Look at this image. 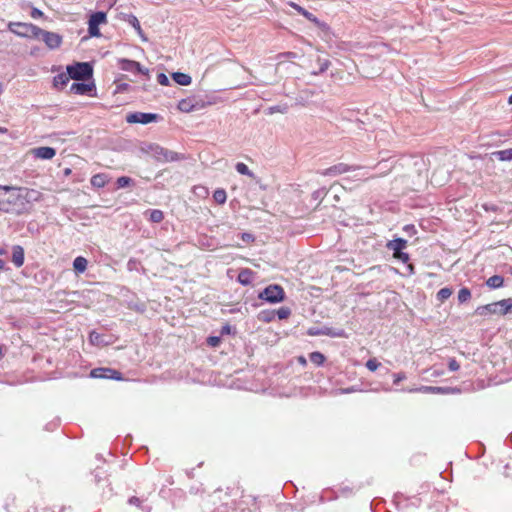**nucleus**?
Returning a JSON list of instances; mask_svg holds the SVG:
<instances>
[{"instance_id": "f257e3e1", "label": "nucleus", "mask_w": 512, "mask_h": 512, "mask_svg": "<svg viewBox=\"0 0 512 512\" xmlns=\"http://www.w3.org/2000/svg\"><path fill=\"white\" fill-rule=\"evenodd\" d=\"M39 193L33 189L0 185V211L22 215L30 210L32 200H37Z\"/></svg>"}, {"instance_id": "f03ea898", "label": "nucleus", "mask_w": 512, "mask_h": 512, "mask_svg": "<svg viewBox=\"0 0 512 512\" xmlns=\"http://www.w3.org/2000/svg\"><path fill=\"white\" fill-rule=\"evenodd\" d=\"M141 151L150 155L155 160L163 163L174 162L183 159V157L177 152L168 150L156 143H144L141 146Z\"/></svg>"}, {"instance_id": "7ed1b4c3", "label": "nucleus", "mask_w": 512, "mask_h": 512, "mask_svg": "<svg viewBox=\"0 0 512 512\" xmlns=\"http://www.w3.org/2000/svg\"><path fill=\"white\" fill-rule=\"evenodd\" d=\"M511 312H512V298L503 299L498 302L480 306L475 311L476 314L481 315V316H484L487 314L506 315Z\"/></svg>"}, {"instance_id": "20e7f679", "label": "nucleus", "mask_w": 512, "mask_h": 512, "mask_svg": "<svg viewBox=\"0 0 512 512\" xmlns=\"http://www.w3.org/2000/svg\"><path fill=\"white\" fill-rule=\"evenodd\" d=\"M67 72L69 73L71 79L86 80L92 76L93 69L87 62H78L74 65L67 66Z\"/></svg>"}, {"instance_id": "39448f33", "label": "nucleus", "mask_w": 512, "mask_h": 512, "mask_svg": "<svg viewBox=\"0 0 512 512\" xmlns=\"http://www.w3.org/2000/svg\"><path fill=\"white\" fill-rule=\"evenodd\" d=\"M258 297L261 300L275 304L284 300L285 292L280 285L272 284L261 291Z\"/></svg>"}, {"instance_id": "423d86ee", "label": "nucleus", "mask_w": 512, "mask_h": 512, "mask_svg": "<svg viewBox=\"0 0 512 512\" xmlns=\"http://www.w3.org/2000/svg\"><path fill=\"white\" fill-rule=\"evenodd\" d=\"M9 30L18 36L30 38H35V35L39 33V27L31 23H10Z\"/></svg>"}, {"instance_id": "0eeeda50", "label": "nucleus", "mask_w": 512, "mask_h": 512, "mask_svg": "<svg viewBox=\"0 0 512 512\" xmlns=\"http://www.w3.org/2000/svg\"><path fill=\"white\" fill-rule=\"evenodd\" d=\"M107 23V14L103 11H97L90 15L88 20V33L91 37L101 35L99 26Z\"/></svg>"}, {"instance_id": "6e6552de", "label": "nucleus", "mask_w": 512, "mask_h": 512, "mask_svg": "<svg viewBox=\"0 0 512 512\" xmlns=\"http://www.w3.org/2000/svg\"><path fill=\"white\" fill-rule=\"evenodd\" d=\"M35 39L42 40L50 49L58 48L62 43V37L55 32H49L39 28V33L35 35Z\"/></svg>"}, {"instance_id": "1a4fd4ad", "label": "nucleus", "mask_w": 512, "mask_h": 512, "mask_svg": "<svg viewBox=\"0 0 512 512\" xmlns=\"http://www.w3.org/2000/svg\"><path fill=\"white\" fill-rule=\"evenodd\" d=\"M365 169H366L365 167L352 166V165H348L345 163H338V164H335L327 169L322 170L320 172V174L323 176L335 177V176H338V175H341V174H344L347 172H351V171H355V170H365Z\"/></svg>"}, {"instance_id": "9d476101", "label": "nucleus", "mask_w": 512, "mask_h": 512, "mask_svg": "<svg viewBox=\"0 0 512 512\" xmlns=\"http://www.w3.org/2000/svg\"><path fill=\"white\" fill-rule=\"evenodd\" d=\"M308 335L310 336H319L326 335L331 337H343L345 335L344 330L342 329H333L327 326L323 327H311L308 329Z\"/></svg>"}, {"instance_id": "9b49d317", "label": "nucleus", "mask_w": 512, "mask_h": 512, "mask_svg": "<svg viewBox=\"0 0 512 512\" xmlns=\"http://www.w3.org/2000/svg\"><path fill=\"white\" fill-rule=\"evenodd\" d=\"M156 119L157 114L153 113L134 112L126 116V121L128 123L148 124L155 121Z\"/></svg>"}, {"instance_id": "f8f14e48", "label": "nucleus", "mask_w": 512, "mask_h": 512, "mask_svg": "<svg viewBox=\"0 0 512 512\" xmlns=\"http://www.w3.org/2000/svg\"><path fill=\"white\" fill-rule=\"evenodd\" d=\"M90 376L92 378H105V379H121V373L110 368H95L91 370Z\"/></svg>"}, {"instance_id": "ddd939ff", "label": "nucleus", "mask_w": 512, "mask_h": 512, "mask_svg": "<svg viewBox=\"0 0 512 512\" xmlns=\"http://www.w3.org/2000/svg\"><path fill=\"white\" fill-rule=\"evenodd\" d=\"M31 153L34 155V157L43 159V160H50L56 155V150L52 147H38L31 150Z\"/></svg>"}, {"instance_id": "4468645a", "label": "nucleus", "mask_w": 512, "mask_h": 512, "mask_svg": "<svg viewBox=\"0 0 512 512\" xmlns=\"http://www.w3.org/2000/svg\"><path fill=\"white\" fill-rule=\"evenodd\" d=\"M11 260L14 263V265L18 268L24 264V249L21 246H13Z\"/></svg>"}, {"instance_id": "2eb2a0df", "label": "nucleus", "mask_w": 512, "mask_h": 512, "mask_svg": "<svg viewBox=\"0 0 512 512\" xmlns=\"http://www.w3.org/2000/svg\"><path fill=\"white\" fill-rule=\"evenodd\" d=\"M386 246L389 250L393 251V254H396L402 252L403 249L406 248L407 241L402 238H397L389 241Z\"/></svg>"}, {"instance_id": "dca6fc26", "label": "nucleus", "mask_w": 512, "mask_h": 512, "mask_svg": "<svg viewBox=\"0 0 512 512\" xmlns=\"http://www.w3.org/2000/svg\"><path fill=\"white\" fill-rule=\"evenodd\" d=\"M178 109L181 112L189 113L191 111H194L197 107L195 98H186L179 101L177 105Z\"/></svg>"}, {"instance_id": "f3484780", "label": "nucleus", "mask_w": 512, "mask_h": 512, "mask_svg": "<svg viewBox=\"0 0 512 512\" xmlns=\"http://www.w3.org/2000/svg\"><path fill=\"white\" fill-rule=\"evenodd\" d=\"M93 89V85L86 83H73L70 86V91L76 95L88 94Z\"/></svg>"}, {"instance_id": "a211bd4d", "label": "nucleus", "mask_w": 512, "mask_h": 512, "mask_svg": "<svg viewBox=\"0 0 512 512\" xmlns=\"http://www.w3.org/2000/svg\"><path fill=\"white\" fill-rule=\"evenodd\" d=\"M120 68L123 71L135 73L136 69H139V62L129 59H120L119 60Z\"/></svg>"}, {"instance_id": "6ab92c4d", "label": "nucleus", "mask_w": 512, "mask_h": 512, "mask_svg": "<svg viewBox=\"0 0 512 512\" xmlns=\"http://www.w3.org/2000/svg\"><path fill=\"white\" fill-rule=\"evenodd\" d=\"M71 79L69 73H60L53 79V84L58 89H63Z\"/></svg>"}, {"instance_id": "aec40b11", "label": "nucleus", "mask_w": 512, "mask_h": 512, "mask_svg": "<svg viewBox=\"0 0 512 512\" xmlns=\"http://www.w3.org/2000/svg\"><path fill=\"white\" fill-rule=\"evenodd\" d=\"M173 80L181 85V86H187L191 84V77L188 74L181 73V72H175L172 74Z\"/></svg>"}, {"instance_id": "412c9836", "label": "nucleus", "mask_w": 512, "mask_h": 512, "mask_svg": "<svg viewBox=\"0 0 512 512\" xmlns=\"http://www.w3.org/2000/svg\"><path fill=\"white\" fill-rule=\"evenodd\" d=\"M108 182V176L104 173H99L91 178V185L96 188H102Z\"/></svg>"}, {"instance_id": "4be33fe9", "label": "nucleus", "mask_w": 512, "mask_h": 512, "mask_svg": "<svg viewBox=\"0 0 512 512\" xmlns=\"http://www.w3.org/2000/svg\"><path fill=\"white\" fill-rule=\"evenodd\" d=\"M491 155H492V157H495L499 161H511L512 160V148L494 151Z\"/></svg>"}, {"instance_id": "5701e85b", "label": "nucleus", "mask_w": 512, "mask_h": 512, "mask_svg": "<svg viewBox=\"0 0 512 512\" xmlns=\"http://www.w3.org/2000/svg\"><path fill=\"white\" fill-rule=\"evenodd\" d=\"M290 5L301 15H303L306 19H308L311 22L318 23V20L316 16H314L312 13L304 9L303 7L299 6L296 3H290Z\"/></svg>"}, {"instance_id": "b1692460", "label": "nucleus", "mask_w": 512, "mask_h": 512, "mask_svg": "<svg viewBox=\"0 0 512 512\" xmlns=\"http://www.w3.org/2000/svg\"><path fill=\"white\" fill-rule=\"evenodd\" d=\"M87 260L84 257L78 256L73 261V268L76 273H83L87 268Z\"/></svg>"}, {"instance_id": "393cba45", "label": "nucleus", "mask_w": 512, "mask_h": 512, "mask_svg": "<svg viewBox=\"0 0 512 512\" xmlns=\"http://www.w3.org/2000/svg\"><path fill=\"white\" fill-rule=\"evenodd\" d=\"M503 283L504 279L500 275L491 276L486 282L487 286L493 289L502 287Z\"/></svg>"}, {"instance_id": "a878e982", "label": "nucleus", "mask_w": 512, "mask_h": 512, "mask_svg": "<svg viewBox=\"0 0 512 512\" xmlns=\"http://www.w3.org/2000/svg\"><path fill=\"white\" fill-rule=\"evenodd\" d=\"M238 281L243 285H249L252 281V271L249 269L240 271Z\"/></svg>"}, {"instance_id": "bb28decb", "label": "nucleus", "mask_w": 512, "mask_h": 512, "mask_svg": "<svg viewBox=\"0 0 512 512\" xmlns=\"http://www.w3.org/2000/svg\"><path fill=\"white\" fill-rule=\"evenodd\" d=\"M89 340L93 345L101 346L105 345L107 342L104 340V336L92 331L89 335Z\"/></svg>"}, {"instance_id": "cd10ccee", "label": "nucleus", "mask_w": 512, "mask_h": 512, "mask_svg": "<svg viewBox=\"0 0 512 512\" xmlns=\"http://www.w3.org/2000/svg\"><path fill=\"white\" fill-rule=\"evenodd\" d=\"M236 171L241 175H246L251 178H254L253 172L248 168V166L242 162H238L235 166Z\"/></svg>"}, {"instance_id": "c85d7f7f", "label": "nucleus", "mask_w": 512, "mask_h": 512, "mask_svg": "<svg viewBox=\"0 0 512 512\" xmlns=\"http://www.w3.org/2000/svg\"><path fill=\"white\" fill-rule=\"evenodd\" d=\"M213 199L218 204H224L227 199L226 191L224 189H217L213 193Z\"/></svg>"}, {"instance_id": "c756f323", "label": "nucleus", "mask_w": 512, "mask_h": 512, "mask_svg": "<svg viewBox=\"0 0 512 512\" xmlns=\"http://www.w3.org/2000/svg\"><path fill=\"white\" fill-rule=\"evenodd\" d=\"M309 359L315 365L320 366L324 363L325 356L320 352H312L309 354Z\"/></svg>"}, {"instance_id": "7c9ffc66", "label": "nucleus", "mask_w": 512, "mask_h": 512, "mask_svg": "<svg viewBox=\"0 0 512 512\" xmlns=\"http://www.w3.org/2000/svg\"><path fill=\"white\" fill-rule=\"evenodd\" d=\"M150 221L153 223H160L164 219V214L161 210L154 209L149 211Z\"/></svg>"}, {"instance_id": "2f4dec72", "label": "nucleus", "mask_w": 512, "mask_h": 512, "mask_svg": "<svg viewBox=\"0 0 512 512\" xmlns=\"http://www.w3.org/2000/svg\"><path fill=\"white\" fill-rule=\"evenodd\" d=\"M471 298V292L468 288L463 287L458 292L459 303L467 302Z\"/></svg>"}, {"instance_id": "473e14b6", "label": "nucleus", "mask_w": 512, "mask_h": 512, "mask_svg": "<svg viewBox=\"0 0 512 512\" xmlns=\"http://www.w3.org/2000/svg\"><path fill=\"white\" fill-rule=\"evenodd\" d=\"M452 295V289L448 287L441 288L437 293V299L444 302Z\"/></svg>"}, {"instance_id": "72a5a7b5", "label": "nucleus", "mask_w": 512, "mask_h": 512, "mask_svg": "<svg viewBox=\"0 0 512 512\" xmlns=\"http://www.w3.org/2000/svg\"><path fill=\"white\" fill-rule=\"evenodd\" d=\"M317 62L319 64V70L313 72L314 75L324 73L330 66V61L327 59L318 58Z\"/></svg>"}, {"instance_id": "f704fd0d", "label": "nucleus", "mask_w": 512, "mask_h": 512, "mask_svg": "<svg viewBox=\"0 0 512 512\" xmlns=\"http://www.w3.org/2000/svg\"><path fill=\"white\" fill-rule=\"evenodd\" d=\"M276 314L280 320L287 319L291 314V310L288 307H281L277 310Z\"/></svg>"}, {"instance_id": "c9c22d12", "label": "nucleus", "mask_w": 512, "mask_h": 512, "mask_svg": "<svg viewBox=\"0 0 512 512\" xmlns=\"http://www.w3.org/2000/svg\"><path fill=\"white\" fill-rule=\"evenodd\" d=\"M417 390L421 391V392L442 393V392L445 391V388L433 387V386H424V387H421L420 389H417Z\"/></svg>"}, {"instance_id": "e433bc0d", "label": "nucleus", "mask_w": 512, "mask_h": 512, "mask_svg": "<svg viewBox=\"0 0 512 512\" xmlns=\"http://www.w3.org/2000/svg\"><path fill=\"white\" fill-rule=\"evenodd\" d=\"M380 363L377 361L376 358H370L367 362H366V367L367 369H369L370 371L374 372L376 371L379 367H380Z\"/></svg>"}, {"instance_id": "4c0bfd02", "label": "nucleus", "mask_w": 512, "mask_h": 512, "mask_svg": "<svg viewBox=\"0 0 512 512\" xmlns=\"http://www.w3.org/2000/svg\"><path fill=\"white\" fill-rule=\"evenodd\" d=\"M132 183V179L127 176H121L117 179V185L119 188H124Z\"/></svg>"}, {"instance_id": "58836bf2", "label": "nucleus", "mask_w": 512, "mask_h": 512, "mask_svg": "<svg viewBox=\"0 0 512 512\" xmlns=\"http://www.w3.org/2000/svg\"><path fill=\"white\" fill-rule=\"evenodd\" d=\"M129 23L136 29L139 35H142V29L138 19L135 16L129 18Z\"/></svg>"}, {"instance_id": "ea45409f", "label": "nucleus", "mask_w": 512, "mask_h": 512, "mask_svg": "<svg viewBox=\"0 0 512 512\" xmlns=\"http://www.w3.org/2000/svg\"><path fill=\"white\" fill-rule=\"evenodd\" d=\"M394 257L396 259H398L399 261H401L402 263H407L409 261V255L403 251L400 253L394 254Z\"/></svg>"}, {"instance_id": "a19ab883", "label": "nucleus", "mask_w": 512, "mask_h": 512, "mask_svg": "<svg viewBox=\"0 0 512 512\" xmlns=\"http://www.w3.org/2000/svg\"><path fill=\"white\" fill-rule=\"evenodd\" d=\"M157 81L160 85H163V86H166L169 84V78L164 73L158 74Z\"/></svg>"}, {"instance_id": "79ce46f5", "label": "nucleus", "mask_w": 512, "mask_h": 512, "mask_svg": "<svg viewBox=\"0 0 512 512\" xmlns=\"http://www.w3.org/2000/svg\"><path fill=\"white\" fill-rule=\"evenodd\" d=\"M220 337H217V336H211L207 339V343L211 346V347H217L220 343Z\"/></svg>"}, {"instance_id": "37998d69", "label": "nucleus", "mask_w": 512, "mask_h": 512, "mask_svg": "<svg viewBox=\"0 0 512 512\" xmlns=\"http://www.w3.org/2000/svg\"><path fill=\"white\" fill-rule=\"evenodd\" d=\"M449 370L451 371H457L460 368L459 363L456 361V359L451 358L448 363Z\"/></svg>"}, {"instance_id": "c03bdc74", "label": "nucleus", "mask_w": 512, "mask_h": 512, "mask_svg": "<svg viewBox=\"0 0 512 512\" xmlns=\"http://www.w3.org/2000/svg\"><path fill=\"white\" fill-rule=\"evenodd\" d=\"M297 57V54L295 52H284V53H280L277 58L278 59H282V58H290V59H294Z\"/></svg>"}, {"instance_id": "a18cd8bd", "label": "nucleus", "mask_w": 512, "mask_h": 512, "mask_svg": "<svg viewBox=\"0 0 512 512\" xmlns=\"http://www.w3.org/2000/svg\"><path fill=\"white\" fill-rule=\"evenodd\" d=\"M394 377V384L400 383L402 380L406 379V375L404 373H396L393 375Z\"/></svg>"}, {"instance_id": "49530a36", "label": "nucleus", "mask_w": 512, "mask_h": 512, "mask_svg": "<svg viewBox=\"0 0 512 512\" xmlns=\"http://www.w3.org/2000/svg\"><path fill=\"white\" fill-rule=\"evenodd\" d=\"M287 111V107L274 106L270 108V113L280 112L285 113Z\"/></svg>"}, {"instance_id": "de8ad7c7", "label": "nucleus", "mask_w": 512, "mask_h": 512, "mask_svg": "<svg viewBox=\"0 0 512 512\" xmlns=\"http://www.w3.org/2000/svg\"><path fill=\"white\" fill-rule=\"evenodd\" d=\"M43 16V12L37 8H33L31 11V17L36 19Z\"/></svg>"}, {"instance_id": "09e8293b", "label": "nucleus", "mask_w": 512, "mask_h": 512, "mask_svg": "<svg viewBox=\"0 0 512 512\" xmlns=\"http://www.w3.org/2000/svg\"><path fill=\"white\" fill-rule=\"evenodd\" d=\"M128 503H129L130 505H136V506H139V505H140V503H141V500H140L138 497L133 496V497H131V498L128 500Z\"/></svg>"}, {"instance_id": "8fccbe9b", "label": "nucleus", "mask_w": 512, "mask_h": 512, "mask_svg": "<svg viewBox=\"0 0 512 512\" xmlns=\"http://www.w3.org/2000/svg\"><path fill=\"white\" fill-rule=\"evenodd\" d=\"M242 240L245 242H249L253 240V236L249 233H243L242 234Z\"/></svg>"}, {"instance_id": "3c124183", "label": "nucleus", "mask_w": 512, "mask_h": 512, "mask_svg": "<svg viewBox=\"0 0 512 512\" xmlns=\"http://www.w3.org/2000/svg\"><path fill=\"white\" fill-rule=\"evenodd\" d=\"M135 73H141V74L147 75L148 69L142 67L141 64L139 63V69H136Z\"/></svg>"}, {"instance_id": "603ef678", "label": "nucleus", "mask_w": 512, "mask_h": 512, "mask_svg": "<svg viewBox=\"0 0 512 512\" xmlns=\"http://www.w3.org/2000/svg\"><path fill=\"white\" fill-rule=\"evenodd\" d=\"M5 267V261L0 259V270L4 269Z\"/></svg>"}, {"instance_id": "864d4df0", "label": "nucleus", "mask_w": 512, "mask_h": 512, "mask_svg": "<svg viewBox=\"0 0 512 512\" xmlns=\"http://www.w3.org/2000/svg\"><path fill=\"white\" fill-rule=\"evenodd\" d=\"M229 331H230V327L225 326V327H223L222 333H228Z\"/></svg>"}, {"instance_id": "5fc2aeb1", "label": "nucleus", "mask_w": 512, "mask_h": 512, "mask_svg": "<svg viewBox=\"0 0 512 512\" xmlns=\"http://www.w3.org/2000/svg\"><path fill=\"white\" fill-rule=\"evenodd\" d=\"M359 176L369 178L368 177V172H363V173L359 174ZM355 177H358V175H356Z\"/></svg>"}, {"instance_id": "6e6d98bb", "label": "nucleus", "mask_w": 512, "mask_h": 512, "mask_svg": "<svg viewBox=\"0 0 512 512\" xmlns=\"http://www.w3.org/2000/svg\"><path fill=\"white\" fill-rule=\"evenodd\" d=\"M432 182L440 184V182L436 179V175L435 174L432 175Z\"/></svg>"}, {"instance_id": "4d7b16f0", "label": "nucleus", "mask_w": 512, "mask_h": 512, "mask_svg": "<svg viewBox=\"0 0 512 512\" xmlns=\"http://www.w3.org/2000/svg\"><path fill=\"white\" fill-rule=\"evenodd\" d=\"M6 132H7L6 128L0 127V133H6Z\"/></svg>"}, {"instance_id": "13d9d810", "label": "nucleus", "mask_w": 512, "mask_h": 512, "mask_svg": "<svg viewBox=\"0 0 512 512\" xmlns=\"http://www.w3.org/2000/svg\"><path fill=\"white\" fill-rule=\"evenodd\" d=\"M2 356H3V348H2V346L0 345V358H2Z\"/></svg>"}, {"instance_id": "bf43d9fd", "label": "nucleus", "mask_w": 512, "mask_h": 512, "mask_svg": "<svg viewBox=\"0 0 512 512\" xmlns=\"http://www.w3.org/2000/svg\"><path fill=\"white\" fill-rule=\"evenodd\" d=\"M508 103H509V104H512V94H511V95L509 96V98H508Z\"/></svg>"}, {"instance_id": "052dcab7", "label": "nucleus", "mask_w": 512, "mask_h": 512, "mask_svg": "<svg viewBox=\"0 0 512 512\" xmlns=\"http://www.w3.org/2000/svg\"><path fill=\"white\" fill-rule=\"evenodd\" d=\"M5 254V250L3 248H0V255Z\"/></svg>"}, {"instance_id": "680f3d73", "label": "nucleus", "mask_w": 512, "mask_h": 512, "mask_svg": "<svg viewBox=\"0 0 512 512\" xmlns=\"http://www.w3.org/2000/svg\"><path fill=\"white\" fill-rule=\"evenodd\" d=\"M351 391H354L353 389H346L344 390V392L348 393V392H351Z\"/></svg>"}, {"instance_id": "e2e57ef3", "label": "nucleus", "mask_w": 512, "mask_h": 512, "mask_svg": "<svg viewBox=\"0 0 512 512\" xmlns=\"http://www.w3.org/2000/svg\"><path fill=\"white\" fill-rule=\"evenodd\" d=\"M300 362L305 363L306 361H305V359H304V358H302V357H301V358H300Z\"/></svg>"}]
</instances>
